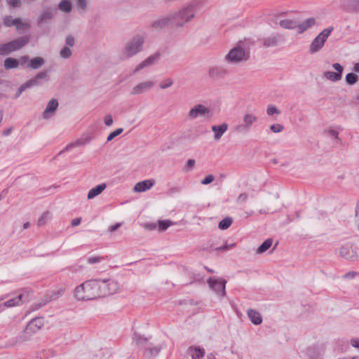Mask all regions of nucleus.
Instances as JSON below:
<instances>
[{
	"instance_id": "obj_34",
	"label": "nucleus",
	"mask_w": 359,
	"mask_h": 359,
	"mask_svg": "<svg viewBox=\"0 0 359 359\" xmlns=\"http://www.w3.org/2000/svg\"><path fill=\"white\" fill-rule=\"evenodd\" d=\"M273 243V240L271 238H268L257 249V254H262L268 250Z\"/></svg>"
},
{
	"instance_id": "obj_29",
	"label": "nucleus",
	"mask_w": 359,
	"mask_h": 359,
	"mask_svg": "<svg viewBox=\"0 0 359 359\" xmlns=\"http://www.w3.org/2000/svg\"><path fill=\"white\" fill-rule=\"evenodd\" d=\"M66 290V287H60L55 289V290H53L48 296V301H53L60 298L65 293Z\"/></svg>"
},
{
	"instance_id": "obj_12",
	"label": "nucleus",
	"mask_w": 359,
	"mask_h": 359,
	"mask_svg": "<svg viewBox=\"0 0 359 359\" xmlns=\"http://www.w3.org/2000/svg\"><path fill=\"white\" fill-rule=\"evenodd\" d=\"M65 46L61 48L59 55L63 59H69L72 55V51L70 48L74 46L76 43L75 38L69 34L65 37Z\"/></svg>"
},
{
	"instance_id": "obj_9",
	"label": "nucleus",
	"mask_w": 359,
	"mask_h": 359,
	"mask_svg": "<svg viewBox=\"0 0 359 359\" xmlns=\"http://www.w3.org/2000/svg\"><path fill=\"white\" fill-rule=\"evenodd\" d=\"M339 255L341 257L350 262H355L358 258L356 247L349 243L344 244L340 248Z\"/></svg>"
},
{
	"instance_id": "obj_41",
	"label": "nucleus",
	"mask_w": 359,
	"mask_h": 359,
	"mask_svg": "<svg viewBox=\"0 0 359 359\" xmlns=\"http://www.w3.org/2000/svg\"><path fill=\"white\" fill-rule=\"evenodd\" d=\"M347 8L351 11L359 12V0H348Z\"/></svg>"
},
{
	"instance_id": "obj_5",
	"label": "nucleus",
	"mask_w": 359,
	"mask_h": 359,
	"mask_svg": "<svg viewBox=\"0 0 359 359\" xmlns=\"http://www.w3.org/2000/svg\"><path fill=\"white\" fill-rule=\"evenodd\" d=\"M29 36L25 35L8 43L0 44V55H6L12 52L20 50L29 42Z\"/></svg>"
},
{
	"instance_id": "obj_3",
	"label": "nucleus",
	"mask_w": 359,
	"mask_h": 359,
	"mask_svg": "<svg viewBox=\"0 0 359 359\" xmlns=\"http://www.w3.org/2000/svg\"><path fill=\"white\" fill-rule=\"evenodd\" d=\"M197 4L196 1H192L180 11L170 13L173 18V26L180 27L190 21L194 17Z\"/></svg>"
},
{
	"instance_id": "obj_33",
	"label": "nucleus",
	"mask_w": 359,
	"mask_h": 359,
	"mask_svg": "<svg viewBox=\"0 0 359 359\" xmlns=\"http://www.w3.org/2000/svg\"><path fill=\"white\" fill-rule=\"evenodd\" d=\"M19 66V60L13 57H7L4 60V67L6 69L17 68Z\"/></svg>"
},
{
	"instance_id": "obj_61",
	"label": "nucleus",
	"mask_w": 359,
	"mask_h": 359,
	"mask_svg": "<svg viewBox=\"0 0 359 359\" xmlns=\"http://www.w3.org/2000/svg\"><path fill=\"white\" fill-rule=\"evenodd\" d=\"M104 124L107 126H110L113 124V118L110 114H107L104 118Z\"/></svg>"
},
{
	"instance_id": "obj_64",
	"label": "nucleus",
	"mask_w": 359,
	"mask_h": 359,
	"mask_svg": "<svg viewBox=\"0 0 359 359\" xmlns=\"http://www.w3.org/2000/svg\"><path fill=\"white\" fill-rule=\"evenodd\" d=\"M351 344L353 347L358 348L359 349V339H352L351 340Z\"/></svg>"
},
{
	"instance_id": "obj_37",
	"label": "nucleus",
	"mask_w": 359,
	"mask_h": 359,
	"mask_svg": "<svg viewBox=\"0 0 359 359\" xmlns=\"http://www.w3.org/2000/svg\"><path fill=\"white\" fill-rule=\"evenodd\" d=\"M309 359H320L322 351L319 348H311L308 350Z\"/></svg>"
},
{
	"instance_id": "obj_26",
	"label": "nucleus",
	"mask_w": 359,
	"mask_h": 359,
	"mask_svg": "<svg viewBox=\"0 0 359 359\" xmlns=\"http://www.w3.org/2000/svg\"><path fill=\"white\" fill-rule=\"evenodd\" d=\"M53 17V12L50 9L41 12L38 18V23H47Z\"/></svg>"
},
{
	"instance_id": "obj_40",
	"label": "nucleus",
	"mask_w": 359,
	"mask_h": 359,
	"mask_svg": "<svg viewBox=\"0 0 359 359\" xmlns=\"http://www.w3.org/2000/svg\"><path fill=\"white\" fill-rule=\"evenodd\" d=\"M346 82L349 85H353L358 81V76L354 73H348L345 78Z\"/></svg>"
},
{
	"instance_id": "obj_54",
	"label": "nucleus",
	"mask_w": 359,
	"mask_h": 359,
	"mask_svg": "<svg viewBox=\"0 0 359 359\" xmlns=\"http://www.w3.org/2000/svg\"><path fill=\"white\" fill-rule=\"evenodd\" d=\"M248 197L249 194L248 193H242L238 196L236 202L240 204L243 203L248 200Z\"/></svg>"
},
{
	"instance_id": "obj_43",
	"label": "nucleus",
	"mask_w": 359,
	"mask_h": 359,
	"mask_svg": "<svg viewBox=\"0 0 359 359\" xmlns=\"http://www.w3.org/2000/svg\"><path fill=\"white\" fill-rule=\"evenodd\" d=\"M235 246V243H231V244H224L220 247H215L213 244H212L210 245L211 248L213 250H216V251H226V250H228L232 248H233Z\"/></svg>"
},
{
	"instance_id": "obj_36",
	"label": "nucleus",
	"mask_w": 359,
	"mask_h": 359,
	"mask_svg": "<svg viewBox=\"0 0 359 359\" xmlns=\"http://www.w3.org/2000/svg\"><path fill=\"white\" fill-rule=\"evenodd\" d=\"M19 18H13L11 15H6L4 18V25L7 27H16Z\"/></svg>"
},
{
	"instance_id": "obj_16",
	"label": "nucleus",
	"mask_w": 359,
	"mask_h": 359,
	"mask_svg": "<svg viewBox=\"0 0 359 359\" xmlns=\"http://www.w3.org/2000/svg\"><path fill=\"white\" fill-rule=\"evenodd\" d=\"M58 107V102L55 99H51L47 104V106L43 112L42 117L44 119H49L55 113Z\"/></svg>"
},
{
	"instance_id": "obj_8",
	"label": "nucleus",
	"mask_w": 359,
	"mask_h": 359,
	"mask_svg": "<svg viewBox=\"0 0 359 359\" xmlns=\"http://www.w3.org/2000/svg\"><path fill=\"white\" fill-rule=\"evenodd\" d=\"M257 121V117L253 114L246 113L243 116V122L233 128L234 132L240 134L248 133L253 124Z\"/></svg>"
},
{
	"instance_id": "obj_45",
	"label": "nucleus",
	"mask_w": 359,
	"mask_h": 359,
	"mask_svg": "<svg viewBox=\"0 0 359 359\" xmlns=\"http://www.w3.org/2000/svg\"><path fill=\"white\" fill-rule=\"evenodd\" d=\"M163 348L162 345L154 346L153 347L147 348V349L149 351L150 354L152 355H156Z\"/></svg>"
},
{
	"instance_id": "obj_20",
	"label": "nucleus",
	"mask_w": 359,
	"mask_h": 359,
	"mask_svg": "<svg viewBox=\"0 0 359 359\" xmlns=\"http://www.w3.org/2000/svg\"><path fill=\"white\" fill-rule=\"evenodd\" d=\"M212 132L214 133V139L215 140H219L224 133L228 129V124L226 123H223L221 125H215L211 127Z\"/></svg>"
},
{
	"instance_id": "obj_48",
	"label": "nucleus",
	"mask_w": 359,
	"mask_h": 359,
	"mask_svg": "<svg viewBox=\"0 0 359 359\" xmlns=\"http://www.w3.org/2000/svg\"><path fill=\"white\" fill-rule=\"evenodd\" d=\"M149 66H150L149 62H148V60L147 59H145L144 60H143L142 62H140V64H138L136 66L133 72L136 73V72L140 71L141 69H142L147 67H149Z\"/></svg>"
},
{
	"instance_id": "obj_55",
	"label": "nucleus",
	"mask_w": 359,
	"mask_h": 359,
	"mask_svg": "<svg viewBox=\"0 0 359 359\" xmlns=\"http://www.w3.org/2000/svg\"><path fill=\"white\" fill-rule=\"evenodd\" d=\"M325 133L328 135L329 137L337 139L338 138V132L333 129H326L325 130Z\"/></svg>"
},
{
	"instance_id": "obj_6",
	"label": "nucleus",
	"mask_w": 359,
	"mask_h": 359,
	"mask_svg": "<svg viewBox=\"0 0 359 359\" xmlns=\"http://www.w3.org/2000/svg\"><path fill=\"white\" fill-rule=\"evenodd\" d=\"M212 117V110L202 104H198L191 107L187 114L188 121H194L197 118H203L205 121Z\"/></svg>"
},
{
	"instance_id": "obj_10",
	"label": "nucleus",
	"mask_w": 359,
	"mask_h": 359,
	"mask_svg": "<svg viewBox=\"0 0 359 359\" xmlns=\"http://www.w3.org/2000/svg\"><path fill=\"white\" fill-rule=\"evenodd\" d=\"M43 324L44 322L42 318H35L29 321L24 330L25 339H28L37 332L43 326Z\"/></svg>"
},
{
	"instance_id": "obj_22",
	"label": "nucleus",
	"mask_w": 359,
	"mask_h": 359,
	"mask_svg": "<svg viewBox=\"0 0 359 359\" xmlns=\"http://www.w3.org/2000/svg\"><path fill=\"white\" fill-rule=\"evenodd\" d=\"M248 318L252 324L255 325H260L262 322V316L259 312L256 310L250 309L247 311Z\"/></svg>"
},
{
	"instance_id": "obj_60",
	"label": "nucleus",
	"mask_w": 359,
	"mask_h": 359,
	"mask_svg": "<svg viewBox=\"0 0 359 359\" xmlns=\"http://www.w3.org/2000/svg\"><path fill=\"white\" fill-rule=\"evenodd\" d=\"M158 57H159V54L156 53L154 55H152L148 57L146 59L149 62V65H152L153 64H154L158 60Z\"/></svg>"
},
{
	"instance_id": "obj_39",
	"label": "nucleus",
	"mask_w": 359,
	"mask_h": 359,
	"mask_svg": "<svg viewBox=\"0 0 359 359\" xmlns=\"http://www.w3.org/2000/svg\"><path fill=\"white\" fill-rule=\"evenodd\" d=\"M233 219L231 217H227L223 219L222 221L219 222L218 224L219 229L222 230H225L228 229L231 224H232Z\"/></svg>"
},
{
	"instance_id": "obj_17",
	"label": "nucleus",
	"mask_w": 359,
	"mask_h": 359,
	"mask_svg": "<svg viewBox=\"0 0 359 359\" xmlns=\"http://www.w3.org/2000/svg\"><path fill=\"white\" fill-rule=\"evenodd\" d=\"M154 180H146L136 183L133 187V191L137 193L144 192L149 190L154 184Z\"/></svg>"
},
{
	"instance_id": "obj_7",
	"label": "nucleus",
	"mask_w": 359,
	"mask_h": 359,
	"mask_svg": "<svg viewBox=\"0 0 359 359\" xmlns=\"http://www.w3.org/2000/svg\"><path fill=\"white\" fill-rule=\"evenodd\" d=\"M333 27H330L323 29L311 43L309 46V52L311 54L320 50L324 46L325 42L333 31Z\"/></svg>"
},
{
	"instance_id": "obj_4",
	"label": "nucleus",
	"mask_w": 359,
	"mask_h": 359,
	"mask_svg": "<svg viewBox=\"0 0 359 359\" xmlns=\"http://www.w3.org/2000/svg\"><path fill=\"white\" fill-rule=\"evenodd\" d=\"M144 43V37L140 34H137L131 38L126 43L122 49V58L128 59L141 52L143 48Z\"/></svg>"
},
{
	"instance_id": "obj_11",
	"label": "nucleus",
	"mask_w": 359,
	"mask_h": 359,
	"mask_svg": "<svg viewBox=\"0 0 359 359\" xmlns=\"http://www.w3.org/2000/svg\"><path fill=\"white\" fill-rule=\"evenodd\" d=\"M332 67L335 72L326 71L323 74V77L332 82L340 81L342 77L343 67L339 63H334Z\"/></svg>"
},
{
	"instance_id": "obj_2",
	"label": "nucleus",
	"mask_w": 359,
	"mask_h": 359,
	"mask_svg": "<svg viewBox=\"0 0 359 359\" xmlns=\"http://www.w3.org/2000/svg\"><path fill=\"white\" fill-rule=\"evenodd\" d=\"M250 57V50L244 47L243 42L238 41L224 56V61L232 65L245 63Z\"/></svg>"
},
{
	"instance_id": "obj_13",
	"label": "nucleus",
	"mask_w": 359,
	"mask_h": 359,
	"mask_svg": "<svg viewBox=\"0 0 359 359\" xmlns=\"http://www.w3.org/2000/svg\"><path fill=\"white\" fill-rule=\"evenodd\" d=\"M209 286L220 297H224L226 294V280L224 279L209 278L208 280Z\"/></svg>"
},
{
	"instance_id": "obj_23",
	"label": "nucleus",
	"mask_w": 359,
	"mask_h": 359,
	"mask_svg": "<svg viewBox=\"0 0 359 359\" xmlns=\"http://www.w3.org/2000/svg\"><path fill=\"white\" fill-rule=\"evenodd\" d=\"M75 6L77 12L80 15L86 13L90 6V0H74Z\"/></svg>"
},
{
	"instance_id": "obj_53",
	"label": "nucleus",
	"mask_w": 359,
	"mask_h": 359,
	"mask_svg": "<svg viewBox=\"0 0 359 359\" xmlns=\"http://www.w3.org/2000/svg\"><path fill=\"white\" fill-rule=\"evenodd\" d=\"M7 4L12 8H19L21 6V0H6Z\"/></svg>"
},
{
	"instance_id": "obj_57",
	"label": "nucleus",
	"mask_w": 359,
	"mask_h": 359,
	"mask_svg": "<svg viewBox=\"0 0 359 359\" xmlns=\"http://www.w3.org/2000/svg\"><path fill=\"white\" fill-rule=\"evenodd\" d=\"M194 165H195V161L194 159H189L187 162L185 167H184V170L186 172L191 171L193 169Z\"/></svg>"
},
{
	"instance_id": "obj_63",
	"label": "nucleus",
	"mask_w": 359,
	"mask_h": 359,
	"mask_svg": "<svg viewBox=\"0 0 359 359\" xmlns=\"http://www.w3.org/2000/svg\"><path fill=\"white\" fill-rule=\"evenodd\" d=\"M144 228L149 230H154L156 229V225L154 223H146L143 225Z\"/></svg>"
},
{
	"instance_id": "obj_47",
	"label": "nucleus",
	"mask_w": 359,
	"mask_h": 359,
	"mask_svg": "<svg viewBox=\"0 0 359 359\" xmlns=\"http://www.w3.org/2000/svg\"><path fill=\"white\" fill-rule=\"evenodd\" d=\"M149 66H150L149 62H148V60L147 59H145L144 60H143L142 62H140V64H138L136 66L133 72L136 73V72L140 71L141 69H142L147 67H149Z\"/></svg>"
},
{
	"instance_id": "obj_56",
	"label": "nucleus",
	"mask_w": 359,
	"mask_h": 359,
	"mask_svg": "<svg viewBox=\"0 0 359 359\" xmlns=\"http://www.w3.org/2000/svg\"><path fill=\"white\" fill-rule=\"evenodd\" d=\"M270 129L273 133H280L283 130V126L279 123L273 124L270 126Z\"/></svg>"
},
{
	"instance_id": "obj_38",
	"label": "nucleus",
	"mask_w": 359,
	"mask_h": 359,
	"mask_svg": "<svg viewBox=\"0 0 359 359\" xmlns=\"http://www.w3.org/2000/svg\"><path fill=\"white\" fill-rule=\"evenodd\" d=\"M174 222L169 219L158 220V226L160 231H165L168 227L173 225Z\"/></svg>"
},
{
	"instance_id": "obj_46",
	"label": "nucleus",
	"mask_w": 359,
	"mask_h": 359,
	"mask_svg": "<svg viewBox=\"0 0 359 359\" xmlns=\"http://www.w3.org/2000/svg\"><path fill=\"white\" fill-rule=\"evenodd\" d=\"M149 66H150L149 62H148V60L147 59H145L144 60H143L142 62H140V64H138L136 66L133 72L136 73V72L140 71L141 69H142L147 67H149Z\"/></svg>"
},
{
	"instance_id": "obj_51",
	"label": "nucleus",
	"mask_w": 359,
	"mask_h": 359,
	"mask_svg": "<svg viewBox=\"0 0 359 359\" xmlns=\"http://www.w3.org/2000/svg\"><path fill=\"white\" fill-rule=\"evenodd\" d=\"M173 84V80L171 79H167L166 80L161 82L159 87L161 89H166L170 87Z\"/></svg>"
},
{
	"instance_id": "obj_25",
	"label": "nucleus",
	"mask_w": 359,
	"mask_h": 359,
	"mask_svg": "<svg viewBox=\"0 0 359 359\" xmlns=\"http://www.w3.org/2000/svg\"><path fill=\"white\" fill-rule=\"evenodd\" d=\"M316 24V19L314 18H309L304 21H303L302 23L297 25V27L299 29V34H302L308 29L311 28Z\"/></svg>"
},
{
	"instance_id": "obj_15",
	"label": "nucleus",
	"mask_w": 359,
	"mask_h": 359,
	"mask_svg": "<svg viewBox=\"0 0 359 359\" xmlns=\"http://www.w3.org/2000/svg\"><path fill=\"white\" fill-rule=\"evenodd\" d=\"M154 85V83L151 81L140 83L133 88L130 94L135 95L144 93L152 88Z\"/></svg>"
},
{
	"instance_id": "obj_27",
	"label": "nucleus",
	"mask_w": 359,
	"mask_h": 359,
	"mask_svg": "<svg viewBox=\"0 0 359 359\" xmlns=\"http://www.w3.org/2000/svg\"><path fill=\"white\" fill-rule=\"evenodd\" d=\"M24 297L23 294H20L15 298H13L11 299H9L4 302V307H13L15 306H19L22 304L25 300H23L22 298Z\"/></svg>"
},
{
	"instance_id": "obj_18",
	"label": "nucleus",
	"mask_w": 359,
	"mask_h": 359,
	"mask_svg": "<svg viewBox=\"0 0 359 359\" xmlns=\"http://www.w3.org/2000/svg\"><path fill=\"white\" fill-rule=\"evenodd\" d=\"M227 74V71L219 66H212L209 68L208 75L214 79L223 78Z\"/></svg>"
},
{
	"instance_id": "obj_32",
	"label": "nucleus",
	"mask_w": 359,
	"mask_h": 359,
	"mask_svg": "<svg viewBox=\"0 0 359 359\" xmlns=\"http://www.w3.org/2000/svg\"><path fill=\"white\" fill-rule=\"evenodd\" d=\"M279 25L283 29H293L297 27V22L291 19L281 20Z\"/></svg>"
},
{
	"instance_id": "obj_58",
	"label": "nucleus",
	"mask_w": 359,
	"mask_h": 359,
	"mask_svg": "<svg viewBox=\"0 0 359 359\" xmlns=\"http://www.w3.org/2000/svg\"><path fill=\"white\" fill-rule=\"evenodd\" d=\"M215 177L212 175H207L202 181L201 184L203 185H207L213 182Z\"/></svg>"
},
{
	"instance_id": "obj_31",
	"label": "nucleus",
	"mask_w": 359,
	"mask_h": 359,
	"mask_svg": "<svg viewBox=\"0 0 359 359\" xmlns=\"http://www.w3.org/2000/svg\"><path fill=\"white\" fill-rule=\"evenodd\" d=\"M58 8L62 12L68 13L72 10V4L70 0H62L58 4Z\"/></svg>"
},
{
	"instance_id": "obj_49",
	"label": "nucleus",
	"mask_w": 359,
	"mask_h": 359,
	"mask_svg": "<svg viewBox=\"0 0 359 359\" xmlns=\"http://www.w3.org/2000/svg\"><path fill=\"white\" fill-rule=\"evenodd\" d=\"M149 66H150L149 62H148V60L147 59H145L144 60H143L142 62H140V64H138L136 66L133 72L136 73V72L140 71L141 69H142L147 67H149Z\"/></svg>"
},
{
	"instance_id": "obj_14",
	"label": "nucleus",
	"mask_w": 359,
	"mask_h": 359,
	"mask_svg": "<svg viewBox=\"0 0 359 359\" xmlns=\"http://www.w3.org/2000/svg\"><path fill=\"white\" fill-rule=\"evenodd\" d=\"M167 26L175 27L173 26V18L171 14L156 20L152 24L153 28L156 30H161Z\"/></svg>"
},
{
	"instance_id": "obj_59",
	"label": "nucleus",
	"mask_w": 359,
	"mask_h": 359,
	"mask_svg": "<svg viewBox=\"0 0 359 359\" xmlns=\"http://www.w3.org/2000/svg\"><path fill=\"white\" fill-rule=\"evenodd\" d=\"M158 57H159V54L156 53L154 55H152L148 57L146 59L149 62V65H152L153 64H154L158 60Z\"/></svg>"
},
{
	"instance_id": "obj_30",
	"label": "nucleus",
	"mask_w": 359,
	"mask_h": 359,
	"mask_svg": "<svg viewBox=\"0 0 359 359\" xmlns=\"http://www.w3.org/2000/svg\"><path fill=\"white\" fill-rule=\"evenodd\" d=\"M279 36L278 35L271 36L263 39L262 44L264 47L269 48L278 45Z\"/></svg>"
},
{
	"instance_id": "obj_62",
	"label": "nucleus",
	"mask_w": 359,
	"mask_h": 359,
	"mask_svg": "<svg viewBox=\"0 0 359 359\" xmlns=\"http://www.w3.org/2000/svg\"><path fill=\"white\" fill-rule=\"evenodd\" d=\"M27 88H28V87L27 86L25 83L21 85L15 93V97H18L21 95V93Z\"/></svg>"
},
{
	"instance_id": "obj_50",
	"label": "nucleus",
	"mask_w": 359,
	"mask_h": 359,
	"mask_svg": "<svg viewBox=\"0 0 359 359\" xmlns=\"http://www.w3.org/2000/svg\"><path fill=\"white\" fill-rule=\"evenodd\" d=\"M354 223L359 231V201L357 203L355 208Z\"/></svg>"
},
{
	"instance_id": "obj_21",
	"label": "nucleus",
	"mask_w": 359,
	"mask_h": 359,
	"mask_svg": "<svg viewBox=\"0 0 359 359\" xmlns=\"http://www.w3.org/2000/svg\"><path fill=\"white\" fill-rule=\"evenodd\" d=\"M47 76V72L42 71L39 72L33 79L26 81L25 83L29 88L37 86L40 85V81L45 79Z\"/></svg>"
},
{
	"instance_id": "obj_19",
	"label": "nucleus",
	"mask_w": 359,
	"mask_h": 359,
	"mask_svg": "<svg viewBox=\"0 0 359 359\" xmlns=\"http://www.w3.org/2000/svg\"><path fill=\"white\" fill-rule=\"evenodd\" d=\"M187 353L191 359H201L205 355V350L200 346H191L188 348Z\"/></svg>"
},
{
	"instance_id": "obj_44",
	"label": "nucleus",
	"mask_w": 359,
	"mask_h": 359,
	"mask_svg": "<svg viewBox=\"0 0 359 359\" xmlns=\"http://www.w3.org/2000/svg\"><path fill=\"white\" fill-rule=\"evenodd\" d=\"M16 29L20 30H25L27 29H29L30 27V25L28 22L22 21L21 19H18V25H16Z\"/></svg>"
},
{
	"instance_id": "obj_35",
	"label": "nucleus",
	"mask_w": 359,
	"mask_h": 359,
	"mask_svg": "<svg viewBox=\"0 0 359 359\" xmlns=\"http://www.w3.org/2000/svg\"><path fill=\"white\" fill-rule=\"evenodd\" d=\"M51 218V213L49 211L44 212L37 221V224L40 226H43L47 224V222Z\"/></svg>"
},
{
	"instance_id": "obj_1",
	"label": "nucleus",
	"mask_w": 359,
	"mask_h": 359,
	"mask_svg": "<svg viewBox=\"0 0 359 359\" xmlns=\"http://www.w3.org/2000/svg\"><path fill=\"white\" fill-rule=\"evenodd\" d=\"M118 289V283L114 279H89L77 285L73 294L77 301L88 302L114 294Z\"/></svg>"
},
{
	"instance_id": "obj_24",
	"label": "nucleus",
	"mask_w": 359,
	"mask_h": 359,
	"mask_svg": "<svg viewBox=\"0 0 359 359\" xmlns=\"http://www.w3.org/2000/svg\"><path fill=\"white\" fill-rule=\"evenodd\" d=\"M106 184L102 183L90 189L87 195L88 199L91 200L97 196L100 195L106 189Z\"/></svg>"
},
{
	"instance_id": "obj_42",
	"label": "nucleus",
	"mask_w": 359,
	"mask_h": 359,
	"mask_svg": "<svg viewBox=\"0 0 359 359\" xmlns=\"http://www.w3.org/2000/svg\"><path fill=\"white\" fill-rule=\"evenodd\" d=\"M266 114L268 116H273L274 114L279 115L280 114V111L274 105L269 104L266 108Z\"/></svg>"
},
{
	"instance_id": "obj_28",
	"label": "nucleus",
	"mask_w": 359,
	"mask_h": 359,
	"mask_svg": "<svg viewBox=\"0 0 359 359\" xmlns=\"http://www.w3.org/2000/svg\"><path fill=\"white\" fill-rule=\"evenodd\" d=\"M45 64V60L41 57H36L29 61L27 67L33 69H38Z\"/></svg>"
},
{
	"instance_id": "obj_52",
	"label": "nucleus",
	"mask_w": 359,
	"mask_h": 359,
	"mask_svg": "<svg viewBox=\"0 0 359 359\" xmlns=\"http://www.w3.org/2000/svg\"><path fill=\"white\" fill-rule=\"evenodd\" d=\"M123 132V128H118L116 129V130H114V132L111 133L108 136H107V140L108 142L112 140L114 137H116V136L119 135L120 134H121Z\"/></svg>"
}]
</instances>
